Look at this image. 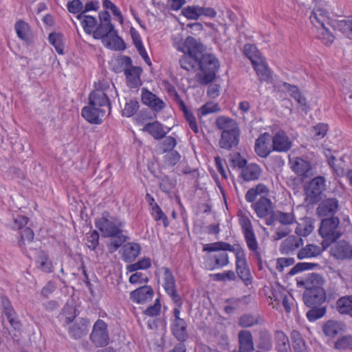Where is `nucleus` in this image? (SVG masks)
Masks as SVG:
<instances>
[{
    "label": "nucleus",
    "instance_id": "obj_1",
    "mask_svg": "<svg viewBox=\"0 0 352 352\" xmlns=\"http://www.w3.org/2000/svg\"><path fill=\"white\" fill-rule=\"evenodd\" d=\"M95 225L103 237L112 238L111 241L107 244L110 252L118 250L129 239L123 233L125 222L119 217L111 215L107 211L102 212L101 217L96 219Z\"/></svg>",
    "mask_w": 352,
    "mask_h": 352
},
{
    "label": "nucleus",
    "instance_id": "obj_2",
    "mask_svg": "<svg viewBox=\"0 0 352 352\" xmlns=\"http://www.w3.org/2000/svg\"><path fill=\"white\" fill-rule=\"evenodd\" d=\"M100 24L93 32L95 39H101L102 44L113 50H123L125 45L123 40L118 36L114 25L111 22V16L107 11L99 14Z\"/></svg>",
    "mask_w": 352,
    "mask_h": 352
},
{
    "label": "nucleus",
    "instance_id": "obj_3",
    "mask_svg": "<svg viewBox=\"0 0 352 352\" xmlns=\"http://www.w3.org/2000/svg\"><path fill=\"white\" fill-rule=\"evenodd\" d=\"M230 245L223 241H218L204 244L203 245V251L207 252H214V254H208L204 256L205 267L208 270H214L216 269L223 268L229 263V256L227 251L221 245Z\"/></svg>",
    "mask_w": 352,
    "mask_h": 352
},
{
    "label": "nucleus",
    "instance_id": "obj_4",
    "mask_svg": "<svg viewBox=\"0 0 352 352\" xmlns=\"http://www.w3.org/2000/svg\"><path fill=\"white\" fill-rule=\"evenodd\" d=\"M219 68L218 59L211 54H205L199 60V68L200 72L196 74L197 81L202 85H206L212 82Z\"/></svg>",
    "mask_w": 352,
    "mask_h": 352
},
{
    "label": "nucleus",
    "instance_id": "obj_5",
    "mask_svg": "<svg viewBox=\"0 0 352 352\" xmlns=\"http://www.w3.org/2000/svg\"><path fill=\"white\" fill-rule=\"evenodd\" d=\"M340 219L337 217H331L322 219L319 228V234L323 239L322 245L327 249L333 242L340 239L343 232L340 227Z\"/></svg>",
    "mask_w": 352,
    "mask_h": 352
},
{
    "label": "nucleus",
    "instance_id": "obj_6",
    "mask_svg": "<svg viewBox=\"0 0 352 352\" xmlns=\"http://www.w3.org/2000/svg\"><path fill=\"white\" fill-rule=\"evenodd\" d=\"M229 252H233L236 257V271L238 276L243 280L245 285L252 283V276L246 260V254L244 249L239 245H222Z\"/></svg>",
    "mask_w": 352,
    "mask_h": 352
},
{
    "label": "nucleus",
    "instance_id": "obj_7",
    "mask_svg": "<svg viewBox=\"0 0 352 352\" xmlns=\"http://www.w3.org/2000/svg\"><path fill=\"white\" fill-rule=\"evenodd\" d=\"M109 88V85L107 82H99L94 91H91L89 96V103L91 105L103 109H108L111 111V102L107 90Z\"/></svg>",
    "mask_w": 352,
    "mask_h": 352
},
{
    "label": "nucleus",
    "instance_id": "obj_8",
    "mask_svg": "<svg viewBox=\"0 0 352 352\" xmlns=\"http://www.w3.org/2000/svg\"><path fill=\"white\" fill-rule=\"evenodd\" d=\"M91 342L97 347H103L109 343V333L107 324L98 319L93 325L89 336Z\"/></svg>",
    "mask_w": 352,
    "mask_h": 352
},
{
    "label": "nucleus",
    "instance_id": "obj_9",
    "mask_svg": "<svg viewBox=\"0 0 352 352\" xmlns=\"http://www.w3.org/2000/svg\"><path fill=\"white\" fill-rule=\"evenodd\" d=\"M325 188L326 179L324 177L318 176L312 179L305 189L307 200L311 204L318 202Z\"/></svg>",
    "mask_w": 352,
    "mask_h": 352
},
{
    "label": "nucleus",
    "instance_id": "obj_10",
    "mask_svg": "<svg viewBox=\"0 0 352 352\" xmlns=\"http://www.w3.org/2000/svg\"><path fill=\"white\" fill-rule=\"evenodd\" d=\"M164 271V288L167 294L171 298L174 303L179 307L182 305V301L180 296L176 289V283L175 277L171 271L166 267H163Z\"/></svg>",
    "mask_w": 352,
    "mask_h": 352
},
{
    "label": "nucleus",
    "instance_id": "obj_11",
    "mask_svg": "<svg viewBox=\"0 0 352 352\" xmlns=\"http://www.w3.org/2000/svg\"><path fill=\"white\" fill-rule=\"evenodd\" d=\"M330 254L337 260L349 261L352 259V244L342 239L333 242Z\"/></svg>",
    "mask_w": 352,
    "mask_h": 352
},
{
    "label": "nucleus",
    "instance_id": "obj_12",
    "mask_svg": "<svg viewBox=\"0 0 352 352\" xmlns=\"http://www.w3.org/2000/svg\"><path fill=\"white\" fill-rule=\"evenodd\" d=\"M326 300V293L323 288H312L305 289L303 294V301L307 307H318Z\"/></svg>",
    "mask_w": 352,
    "mask_h": 352
},
{
    "label": "nucleus",
    "instance_id": "obj_13",
    "mask_svg": "<svg viewBox=\"0 0 352 352\" xmlns=\"http://www.w3.org/2000/svg\"><path fill=\"white\" fill-rule=\"evenodd\" d=\"M89 325L90 321L88 318H78L69 327L68 333L69 336L74 340H78L85 336L88 333Z\"/></svg>",
    "mask_w": 352,
    "mask_h": 352
},
{
    "label": "nucleus",
    "instance_id": "obj_14",
    "mask_svg": "<svg viewBox=\"0 0 352 352\" xmlns=\"http://www.w3.org/2000/svg\"><path fill=\"white\" fill-rule=\"evenodd\" d=\"M106 113V109L89 104L82 109V116L89 123L98 124L102 123Z\"/></svg>",
    "mask_w": 352,
    "mask_h": 352
},
{
    "label": "nucleus",
    "instance_id": "obj_15",
    "mask_svg": "<svg viewBox=\"0 0 352 352\" xmlns=\"http://www.w3.org/2000/svg\"><path fill=\"white\" fill-rule=\"evenodd\" d=\"M303 244L304 241L301 237L290 235L282 241L279 250L282 254H294Z\"/></svg>",
    "mask_w": 352,
    "mask_h": 352
},
{
    "label": "nucleus",
    "instance_id": "obj_16",
    "mask_svg": "<svg viewBox=\"0 0 352 352\" xmlns=\"http://www.w3.org/2000/svg\"><path fill=\"white\" fill-rule=\"evenodd\" d=\"M251 207L259 218L268 217V215L273 212L274 210L272 201L264 196H261L252 204Z\"/></svg>",
    "mask_w": 352,
    "mask_h": 352
},
{
    "label": "nucleus",
    "instance_id": "obj_17",
    "mask_svg": "<svg viewBox=\"0 0 352 352\" xmlns=\"http://www.w3.org/2000/svg\"><path fill=\"white\" fill-rule=\"evenodd\" d=\"M154 295L153 288L149 285L140 287L130 293V299L138 304H144L150 301Z\"/></svg>",
    "mask_w": 352,
    "mask_h": 352
},
{
    "label": "nucleus",
    "instance_id": "obj_18",
    "mask_svg": "<svg viewBox=\"0 0 352 352\" xmlns=\"http://www.w3.org/2000/svg\"><path fill=\"white\" fill-rule=\"evenodd\" d=\"M339 208V201L336 198H326L322 200L317 208V213L320 217H327L335 214Z\"/></svg>",
    "mask_w": 352,
    "mask_h": 352
},
{
    "label": "nucleus",
    "instance_id": "obj_19",
    "mask_svg": "<svg viewBox=\"0 0 352 352\" xmlns=\"http://www.w3.org/2000/svg\"><path fill=\"white\" fill-rule=\"evenodd\" d=\"M292 146V142L284 131H278L272 138V150L278 152H287Z\"/></svg>",
    "mask_w": 352,
    "mask_h": 352
},
{
    "label": "nucleus",
    "instance_id": "obj_20",
    "mask_svg": "<svg viewBox=\"0 0 352 352\" xmlns=\"http://www.w3.org/2000/svg\"><path fill=\"white\" fill-rule=\"evenodd\" d=\"M182 50H185L186 53L193 56L195 58L201 59L205 55L204 46L192 36H188L186 38Z\"/></svg>",
    "mask_w": 352,
    "mask_h": 352
},
{
    "label": "nucleus",
    "instance_id": "obj_21",
    "mask_svg": "<svg viewBox=\"0 0 352 352\" xmlns=\"http://www.w3.org/2000/svg\"><path fill=\"white\" fill-rule=\"evenodd\" d=\"M142 101L155 111H160L165 107V103L155 94L146 89L142 90Z\"/></svg>",
    "mask_w": 352,
    "mask_h": 352
},
{
    "label": "nucleus",
    "instance_id": "obj_22",
    "mask_svg": "<svg viewBox=\"0 0 352 352\" xmlns=\"http://www.w3.org/2000/svg\"><path fill=\"white\" fill-rule=\"evenodd\" d=\"M256 346L258 349L256 351L269 352L272 350L273 340L269 330L263 329L258 332Z\"/></svg>",
    "mask_w": 352,
    "mask_h": 352
},
{
    "label": "nucleus",
    "instance_id": "obj_23",
    "mask_svg": "<svg viewBox=\"0 0 352 352\" xmlns=\"http://www.w3.org/2000/svg\"><path fill=\"white\" fill-rule=\"evenodd\" d=\"M252 65L261 82L264 81L267 83L272 82V72L264 58L260 60H254Z\"/></svg>",
    "mask_w": 352,
    "mask_h": 352
},
{
    "label": "nucleus",
    "instance_id": "obj_24",
    "mask_svg": "<svg viewBox=\"0 0 352 352\" xmlns=\"http://www.w3.org/2000/svg\"><path fill=\"white\" fill-rule=\"evenodd\" d=\"M17 36L27 45L33 44V36L29 24L22 20L18 21L14 25Z\"/></svg>",
    "mask_w": 352,
    "mask_h": 352
},
{
    "label": "nucleus",
    "instance_id": "obj_25",
    "mask_svg": "<svg viewBox=\"0 0 352 352\" xmlns=\"http://www.w3.org/2000/svg\"><path fill=\"white\" fill-rule=\"evenodd\" d=\"M239 137L240 131H236L232 133H221L219 145L221 148L231 150L239 144Z\"/></svg>",
    "mask_w": 352,
    "mask_h": 352
},
{
    "label": "nucleus",
    "instance_id": "obj_26",
    "mask_svg": "<svg viewBox=\"0 0 352 352\" xmlns=\"http://www.w3.org/2000/svg\"><path fill=\"white\" fill-rule=\"evenodd\" d=\"M262 173L261 166L255 163L247 164L241 170L240 177L245 182L258 180Z\"/></svg>",
    "mask_w": 352,
    "mask_h": 352
},
{
    "label": "nucleus",
    "instance_id": "obj_27",
    "mask_svg": "<svg viewBox=\"0 0 352 352\" xmlns=\"http://www.w3.org/2000/svg\"><path fill=\"white\" fill-rule=\"evenodd\" d=\"M239 349L241 352H253L254 344L253 337L250 331L242 330L239 332Z\"/></svg>",
    "mask_w": 352,
    "mask_h": 352
},
{
    "label": "nucleus",
    "instance_id": "obj_28",
    "mask_svg": "<svg viewBox=\"0 0 352 352\" xmlns=\"http://www.w3.org/2000/svg\"><path fill=\"white\" fill-rule=\"evenodd\" d=\"M346 325L343 322L329 320L322 325L324 334L330 338L336 337L339 333L344 331Z\"/></svg>",
    "mask_w": 352,
    "mask_h": 352
},
{
    "label": "nucleus",
    "instance_id": "obj_29",
    "mask_svg": "<svg viewBox=\"0 0 352 352\" xmlns=\"http://www.w3.org/2000/svg\"><path fill=\"white\" fill-rule=\"evenodd\" d=\"M269 137V133H264L256 140L254 151L261 157L266 158L272 151V149L268 144Z\"/></svg>",
    "mask_w": 352,
    "mask_h": 352
},
{
    "label": "nucleus",
    "instance_id": "obj_30",
    "mask_svg": "<svg viewBox=\"0 0 352 352\" xmlns=\"http://www.w3.org/2000/svg\"><path fill=\"white\" fill-rule=\"evenodd\" d=\"M142 131L147 132L157 140L163 139L168 133V131L164 130V125L158 121H154L153 122L146 124L144 126Z\"/></svg>",
    "mask_w": 352,
    "mask_h": 352
},
{
    "label": "nucleus",
    "instance_id": "obj_31",
    "mask_svg": "<svg viewBox=\"0 0 352 352\" xmlns=\"http://www.w3.org/2000/svg\"><path fill=\"white\" fill-rule=\"evenodd\" d=\"M187 323L184 320L172 321L171 331L173 336L179 342H184L188 337Z\"/></svg>",
    "mask_w": 352,
    "mask_h": 352
},
{
    "label": "nucleus",
    "instance_id": "obj_32",
    "mask_svg": "<svg viewBox=\"0 0 352 352\" xmlns=\"http://www.w3.org/2000/svg\"><path fill=\"white\" fill-rule=\"evenodd\" d=\"M336 309L340 314L349 316L352 318V295L339 298L336 302Z\"/></svg>",
    "mask_w": 352,
    "mask_h": 352
},
{
    "label": "nucleus",
    "instance_id": "obj_33",
    "mask_svg": "<svg viewBox=\"0 0 352 352\" xmlns=\"http://www.w3.org/2000/svg\"><path fill=\"white\" fill-rule=\"evenodd\" d=\"M142 68L140 67H131L124 69L127 85L131 88H136L140 85V74Z\"/></svg>",
    "mask_w": 352,
    "mask_h": 352
},
{
    "label": "nucleus",
    "instance_id": "obj_34",
    "mask_svg": "<svg viewBox=\"0 0 352 352\" xmlns=\"http://www.w3.org/2000/svg\"><path fill=\"white\" fill-rule=\"evenodd\" d=\"M283 87L289 93V96L302 107V110H307L308 108L307 100L301 94L297 86L287 82H283Z\"/></svg>",
    "mask_w": 352,
    "mask_h": 352
},
{
    "label": "nucleus",
    "instance_id": "obj_35",
    "mask_svg": "<svg viewBox=\"0 0 352 352\" xmlns=\"http://www.w3.org/2000/svg\"><path fill=\"white\" fill-rule=\"evenodd\" d=\"M216 126L222 131V133L240 131L238 124L234 120L224 116H219L217 118Z\"/></svg>",
    "mask_w": 352,
    "mask_h": 352
},
{
    "label": "nucleus",
    "instance_id": "obj_36",
    "mask_svg": "<svg viewBox=\"0 0 352 352\" xmlns=\"http://www.w3.org/2000/svg\"><path fill=\"white\" fill-rule=\"evenodd\" d=\"M324 280L323 277L316 273H311L303 280L298 281V285H303L305 289L312 288H322Z\"/></svg>",
    "mask_w": 352,
    "mask_h": 352
},
{
    "label": "nucleus",
    "instance_id": "obj_37",
    "mask_svg": "<svg viewBox=\"0 0 352 352\" xmlns=\"http://www.w3.org/2000/svg\"><path fill=\"white\" fill-rule=\"evenodd\" d=\"M292 164L291 168L294 172L300 176H307L309 171L311 170V164L300 157H296L293 162L290 161Z\"/></svg>",
    "mask_w": 352,
    "mask_h": 352
},
{
    "label": "nucleus",
    "instance_id": "obj_38",
    "mask_svg": "<svg viewBox=\"0 0 352 352\" xmlns=\"http://www.w3.org/2000/svg\"><path fill=\"white\" fill-rule=\"evenodd\" d=\"M324 250L325 249H324L323 246L322 248H320V246L314 244H308L298 250L297 257L300 260L306 258L316 257L320 255Z\"/></svg>",
    "mask_w": 352,
    "mask_h": 352
},
{
    "label": "nucleus",
    "instance_id": "obj_39",
    "mask_svg": "<svg viewBox=\"0 0 352 352\" xmlns=\"http://www.w3.org/2000/svg\"><path fill=\"white\" fill-rule=\"evenodd\" d=\"M184 54L179 59V65L182 68L188 72H194L199 68V60L195 58L193 56L186 53L185 50H182Z\"/></svg>",
    "mask_w": 352,
    "mask_h": 352
},
{
    "label": "nucleus",
    "instance_id": "obj_40",
    "mask_svg": "<svg viewBox=\"0 0 352 352\" xmlns=\"http://www.w3.org/2000/svg\"><path fill=\"white\" fill-rule=\"evenodd\" d=\"M248 250L252 253L258 263L261 262V254L258 251V243L254 232L243 235Z\"/></svg>",
    "mask_w": 352,
    "mask_h": 352
},
{
    "label": "nucleus",
    "instance_id": "obj_41",
    "mask_svg": "<svg viewBox=\"0 0 352 352\" xmlns=\"http://www.w3.org/2000/svg\"><path fill=\"white\" fill-rule=\"evenodd\" d=\"M140 245L136 243H130L123 246L122 257L126 262L134 261L140 254Z\"/></svg>",
    "mask_w": 352,
    "mask_h": 352
},
{
    "label": "nucleus",
    "instance_id": "obj_42",
    "mask_svg": "<svg viewBox=\"0 0 352 352\" xmlns=\"http://www.w3.org/2000/svg\"><path fill=\"white\" fill-rule=\"evenodd\" d=\"M275 349L277 352H280L290 349L289 340L287 336L280 330L274 332Z\"/></svg>",
    "mask_w": 352,
    "mask_h": 352
},
{
    "label": "nucleus",
    "instance_id": "obj_43",
    "mask_svg": "<svg viewBox=\"0 0 352 352\" xmlns=\"http://www.w3.org/2000/svg\"><path fill=\"white\" fill-rule=\"evenodd\" d=\"M335 30L340 31L344 36L352 40V19L336 21L333 24Z\"/></svg>",
    "mask_w": 352,
    "mask_h": 352
},
{
    "label": "nucleus",
    "instance_id": "obj_44",
    "mask_svg": "<svg viewBox=\"0 0 352 352\" xmlns=\"http://www.w3.org/2000/svg\"><path fill=\"white\" fill-rule=\"evenodd\" d=\"M311 22L315 26H324L329 21L328 12L323 9H314L310 16Z\"/></svg>",
    "mask_w": 352,
    "mask_h": 352
},
{
    "label": "nucleus",
    "instance_id": "obj_45",
    "mask_svg": "<svg viewBox=\"0 0 352 352\" xmlns=\"http://www.w3.org/2000/svg\"><path fill=\"white\" fill-rule=\"evenodd\" d=\"M49 43L54 46L58 54H64L63 35L58 32H52L48 36Z\"/></svg>",
    "mask_w": 352,
    "mask_h": 352
},
{
    "label": "nucleus",
    "instance_id": "obj_46",
    "mask_svg": "<svg viewBox=\"0 0 352 352\" xmlns=\"http://www.w3.org/2000/svg\"><path fill=\"white\" fill-rule=\"evenodd\" d=\"M334 349L340 351H352V335L347 334L339 337L334 343Z\"/></svg>",
    "mask_w": 352,
    "mask_h": 352
},
{
    "label": "nucleus",
    "instance_id": "obj_47",
    "mask_svg": "<svg viewBox=\"0 0 352 352\" xmlns=\"http://www.w3.org/2000/svg\"><path fill=\"white\" fill-rule=\"evenodd\" d=\"M78 20H81V23L85 32L90 34H93L92 30L97 24V20L95 17L89 15H84L82 13H79L77 16Z\"/></svg>",
    "mask_w": 352,
    "mask_h": 352
},
{
    "label": "nucleus",
    "instance_id": "obj_48",
    "mask_svg": "<svg viewBox=\"0 0 352 352\" xmlns=\"http://www.w3.org/2000/svg\"><path fill=\"white\" fill-rule=\"evenodd\" d=\"M290 337L294 352H298L307 349L305 341L299 331L296 330L292 331Z\"/></svg>",
    "mask_w": 352,
    "mask_h": 352
},
{
    "label": "nucleus",
    "instance_id": "obj_49",
    "mask_svg": "<svg viewBox=\"0 0 352 352\" xmlns=\"http://www.w3.org/2000/svg\"><path fill=\"white\" fill-rule=\"evenodd\" d=\"M164 139L157 144V148L160 153H165L173 151L177 145V141L172 136H165Z\"/></svg>",
    "mask_w": 352,
    "mask_h": 352
},
{
    "label": "nucleus",
    "instance_id": "obj_50",
    "mask_svg": "<svg viewBox=\"0 0 352 352\" xmlns=\"http://www.w3.org/2000/svg\"><path fill=\"white\" fill-rule=\"evenodd\" d=\"M34 234L32 230L28 227L25 228L21 231V239L19 241L20 247L23 245H30V249H35L34 247L30 245L34 239Z\"/></svg>",
    "mask_w": 352,
    "mask_h": 352
},
{
    "label": "nucleus",
    "instance_id": "obj_51",
    "mask_svg": "<svg viewBox=\"0 0 352 352\" xmlns=\"http://www.w3.org/2000/svg\"><path fill=\"white\" fill-rule=\"evenodd\" d=\"M314 226L310 220H306L301 223H298L295 229L296 236H307L314 230Z\"/></svg>",
    "mask_w": 352,
    "mask_h": 352
},
{
    "label": "nucleus",
    "instance_id": "obj_52",
    "mask_svg": "<svg viewBox=\"0 0 352 352\" xmlns=\"http://www.w3.org/2000/svg\"><path fill=\"white\" fill-rule=\"evenodd\" d=\"M243 52L244 54L251 60L252 64L254 63V60H260L263 58L257 47L250 43H248L244 45Z\"/></svg>",
    "mask_w": 352,
    "mask_h": 352
},
{
    "label": "nucleus",
    "instance_id": "obj_53",
    "mask_svg": "<svg viewBox=\"0 0 352 352\" xmlns=\"http://www.w3.org/2000/svg\"><path fill=\"white\" fill-rule=\"evenodd\" d=\"M276 221L283 226H289L296 221L293 212H284L279 210L276 211Z\"/></svg>",
    "mask_w": 352,
    "mask_h": 352
},
{
    "label": "nucleus",
    "instance_id": "obj_54",
    "mask_svg": "<svg viewBox=\"0 0 352 352\" xmlns=\"http://www.w3.org/2000/svg\"><path fill=\"white\" fill-rule=\"evenodd\" d=\"M37 263H38V268L43 272L46 273H50L52 272V263L49 260L48 256L45 252H40L38 257Z\"/></svg>",
    "mask_w": 352,
    "mask_h": 352
},
{
    "label": "nucleus",
    "instance_id": "obj_55",
    "mask_svg": "<svg viewBox=\"0 0 352 352\" xmlns=\"http://www.w3.org/2000/svg\"><path fill=\"white\" fill-rule=\"evenodd\" d=\"M318 37L326 45H331L335 39V36L324 25L318 28Z\"/></svg>",
    "mask_w": 352,
    "mask_h": 352
},
{
    "label": "nucleus",
    "instance_id": "obj_56",
    "mask_svg": "<svg viewBox=\"0 0 352 352\" xmlns=\"http://www.w3.org/2000/svg\"><path fill=\"white\" fill-rule=\"evenodd\" d=\"M311 309H309L307 314V318L310 322L316 321V320L322 318L326 314L327 309L326 307H310Z\"/></svg>",
    "mask_w": 352,
    "mask_h": 352
},
{
    "label": "nucleus",
    "instance_id": "obj_57",
    "mask_svg": "<svg viewBox=\"0 0 352 352\" xmlns=\"http://www.w3.org/2000/svg\"><path fill=\"white\" fill-rule=\"evenodd\" d=\"M239 223L243 235L254 232L251 220L245 214L239 215Z\"/></svg>",
    "mask_w": 352,
    "mask_h": 352
},
{
    "label": "nucleus",
    "instance_id": "obj_58",
    "mask_svg": "<svg viewBox=\"0 0 352 352\" xmlns=\"http://www.w3.org/2000/svg\"><path fill=\"white\" fill-rule=\"evenodd\" d=\"M151 215L156 221H162L164 228L169 226V221L167 216L162 210L158 204H154L153 208L151 210Z\"/></svg>",
    "mask_w": 352,
    "mask_h": 352
},
{
    "label": "nucleus",
    "instance_id": "obj_59",
    "mask_svg": "<svg viewBox=\"0 0 352 352\" xmlns=\"http://www.w3.org/2000/svg\"><path fill=\"white\" fill-rule=\"evenodd\" d=\"M328 131V125L324 123H319L313 126L311 129V135L313 139L319 140L323 138Z\"/></svg>",
    "mask_w": 352,
    "mask_h": 352
},
{
    "label": "nucleus",
    "instance_id": "obj_60",
    "mask_svg": "<svg viewBox=\"0 0 352 352\" xmlns=\"http://www.w3.org/2000/svg\"><path fill=\"white\" fill-rule=\"evenodd\" d=\"M318 264L314 263H307V262H302V263H298L296 265H295L289 272L288 274L290 276H294L298 272L305 271V270H313L316 267H318Z\"/></svg>",
    "mask_w": 352,
    "mask_h": 352
},
{
    "label": "nucleus",
    "instance_id": "obj_61",
    "mask_svg": "<svg viewBox=\"0 0 352 352\" xmlns=\"http://www.w3.org/2000/svg\"><path fill=\"white\" fill-rule=\"evenodd\" d=\"M230 162L233 167H237L242 170L248 164L247 160L243 158L239 152L230 153L229 155Z\"/></svg>",
    "mask_w": 352,
    "mask_h": 352
},
{
    "label": "nucleus",
    "instance_id": "obj_62",
    "mask_svg": "<svg viewBox=\"0 0 352 352\" xmlns=\"http://www.w3.org/2000/svg\"><path fill=\"white\" fill-rule=\"evenodd\" d=\"M200 6H188L184 8L182 13L188 19L197 20L200 17Z\"/></svg>",
    "mask_w": 352,
    "mask_h": 352
},
{
    "label": "nucleus",
    "instance_id": "obj_63",
    "mask_svg": "<svg viewBox=\"0 0 352 352\" xmlns=\"http://www.w3.org/2000/svg\"><path fill=\"white\" fill-rule=\"evenodd\" d=\"M164 164L169 167L175 166L180 160L181 156L177 151L167 152L164 157Z\"/></svg>",
    "mask_w": 352,
    "mask_h": 352
},
{
    "label": "nucleus",
    "instance_id": "obj_64",
    "mask_svg": "<svg viewBox=\"0 0 352 352\" xmlns=\"http://www.w3.org/2000/svg\"><path fill=\"white\" fill-rule=\"evenodd\" d=\"M86 245L91 250H95L99 244V234L98 231L93 230L87 234Z\"/></svg>",
    "mask_w": 352,
    "mask_h": 352
}]
</instances>
